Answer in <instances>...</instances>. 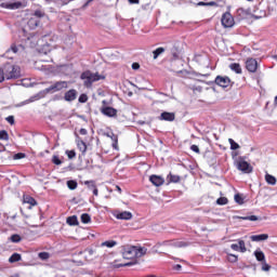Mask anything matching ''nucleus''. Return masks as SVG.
Instances as JSON below:
<instances>
[{"instance_id":"7c9ffc66","label":"nucleus","mask_w":277,"mask_h":277,"mask_svg":"<svg viewBox=\"0 0 277 277\" xmlns=\"http://www.w3.org/2000/svg\"><path fill=\"white\" fill-rule=\"evenodd\" d=\"M18 261H21V254L18 253H13L9 259L10 263H18Z\"/></svg>"},{"instance_id":"cd10ccee","label":"nucleus","mask_w":277,"mask_h":277,"mask_svg":"<svg viewBox=\"0 0 277 277\" xmlns=\"http://www.w3.org/2000/svg\"><path fill=\"white\" fill-rule=\"evenodd\" d=\"M169 183H180L181 181V176L179 175H174L172 173H170L168 176H167Z\"/></svg>"},{"instance_id":"ddd939ff","label":"nucleus","mask_w":277,"mask_h":277,"mask_svg":"<svg viewBox=\"0 0 277 277\" xmlns=\"http://www.w3.org/2000/svg\"><path fill=\"white\" fill-rule=\"evenodd\" d=\"M176 115L174 113L163 111L161 113L159 120H164L166 122H174Z\"/></svg>"},{"instance_id":"2eb2a0df","label":"nucleus","mask_w":277,"mask_h":277,"mask_svg":"<svg viewBox=\"0 0 277 277\" xmlns=\"http://www.w3.org/2000/svg\"><path fill=\"white\" fill-rule=\"evenodd\" d=\"M149 181L156 187H161V185H163V183H166V180H163V177H161L159 175H151V176H149Z\"/></svg>"},{"instance_id":"72a5a7b5","label":"nucleus","mask_w":277,"mask_h":277,"mask_svg":"<svg viewBox=\"0 0 277 277\" xmlns=\"http://www.w3.org/2000/svg\"><path fill=\"white\" fill-rule=\"evenodd\" d=\"M228 142H229V144H230V149H232V150H238L239 145L235 142V140L228 138Z\"/></svg>"},{"instance_id":"4c0bfd02","label":"nucleus","mask_w":277,"mask_h":277,"mask_svg":"<svg viewBox=\"0 0 277 277\" xmlns=\"http://www.w3.org/2000/svg\"><path fill=\"white\" fill-rule=\"evenodd\" d=\"M52 163H54V166H62V160L60 159V156H53Z\"/></svg>"},{"instance_id":"4468645a","label":"nucleus","mask_w":277,"mask_h":277,"mask_svg":"<svg viewBox=\"0 0 277 277\" xmlns=\"http://www.w3.org/2000/svg\"><path fill=\"white\" fill-rule=\"evenodd\" d=\"M1 6L5 8V10H18L23 8V3L22 2H3Z\"/></svg>"},{"instance_id":"79ce46f5","label":"nucleus","mask_w":277,"mask_h":277,"mask_svg":"<svg viewBox=\"0 0 277 277\" xmlns=\"http://www.w3.org/2000/svg\"><path fill=\"white\" fill-rule=\"evenodd\" d=\"M272 269V266L269 264L265 263V261L262 263V272H269Z\"/></svg>"},{"instance_id":"5701e85b","label":"nucleus","mask_w":277,"mask_h":277,"mask_svg":"<svg viewBox=\"0 0 277 277\" xmlns=\"http://www.w3.org/2000/svg\"><path fill=\"white\" fill-rule=\"evenodd\" d=\"M10 51H12V53H18L19 51H22L23 53V51H25V47L12 44L11 50L6 51V53H10Z\"/></svg>"},{"instance_id":"473e14b6","label":"nucleus","mask_w":277,"mask_h":277,"mask_svg":"<svg viewBox=\"0 0 277 277\" xmlns=\"http://www.w3.org/2000/svg\"><path fill=\"white\" fill-rule=\"evenodd\" d=\"M77 181H75V180H69V181H67V187H68V189H75L76 187H77Z\"/></svg>"},{"instance_id":"338daca9","label":"nucleus","mask_w":277,"mask_h":277,"mask_svg":"<svg viewBox=\"0 0 277 277\" xmlns=\"http://www.w3.org/2000/svg\"><path fill=\"white\" fill-rule=\"evenodd\" d=\"M118 192H122V189L120 188V186H116Z\"/></svg>"},{"instance_id":"e433bc0d","label":"nucleus","mask_w":277,"mask_h":277,"mask_svg":"<svg viewBox=\"0 0 277 277\" xmlns=\"http://www.w3.org/2000/svg\"><path fill=\"white\" fill-rule=\"evenodd\" d=\"M84 185H87L89 189H96V184L94 183V181H85Z\"/></svg>"},{"instance_id":"6ab92c4d","label":"nucleus","mask_w":277,"mask_h":277,"mask_svg":"<svg viewBox=\"0 0 277 277\" xmlns=\"http://www.w3.org/2000/svg\"><path fill=\"white\" fill-rule=\"evenodd\" d=\"M38 25H40V21H38L36 17L29 18L28 27H30V29H36V27H38Z\"/></svg>"},{"instance_id":"13d9d810","label":"nucleus","mask_w":277,"mask_h":277,"mask_svg":"<svg viewBox=\"0 0 277 277\" xmlns=\"http://www.w3.org/2000/svg\"><path fill=\"white\" fill-rule=\"evenodd\" d=\"M182 268H183V266H181V264H177L174 266V269H176L177 272H181Z\"/></svg>"},{"instance_id":"c03bdc74","label":"nucleus","mask_w":277,"mask_h":277,"mask_svg":"<svg viewBox=\"0 0 277 277\" xmlns=\"http://www.w3.org/2000/svg\"><path fill=\"white\" fill-rule=\"evenodd\" d=\"M26 155L23 153H17L13 156V159L18 160V159H25Z\"/></svg>"},{"instance_id":"bb28decb","label":"nucleus","mask_w":277,"mask_h":277,"mask_svg":"<svg viewBox=\"0 0 277 277\" xmlns=\"http://www.w3.org/2000/svg\"><path fill=\"white\" fill-rule=\"evenodd\" d=\"M24 202H26L27 205H30L31 207H36V205H38L36 199L31 196L24 197Z\"/></svg>"},{"instance_id":"3c124183","label":"nucleus","mask_w":277,"mask_h":277,"mask_svg":"<svg viewBox=\"0 0 277 277\" xmlns=\"http://www.w3.org/2000/svg\"><path fill=\"white\" fill-rule=\"evenodd\" d=\"M6 121L9 122V124H14V116L6 117Z\"/></svg>"},{"instance_id":"5fc2aeb1","label":"nucleus","mask_w":277,"mask_h":277,"mask_svg":"<svg viewBox=\"0 0 277 277\" xmlns=\"http://www.w3.org/2000/svg\"><path fill=\"white\" fill-rule=\"evenodd\" d=\"M132 69L133 70H140V65L137 63L132 64Z\"/></svg>"},{"instance_id":"de8ad7c7","label":"nucleus","mask_w":277,"mask_h":277,"mask_svg":"<svg viewBox=\"0 0 277 277\" xmlns=\"http://www.w3.org/2000/svg\"><path fill=\"white\" fill-rule=\"evenodd\" d=\"M197 5L198 6H203V5L213 6V5H215V2L214 1H212V2H198Z\"/></svg>"},{"instance_id":"6e6d98bb","label":"nucleus","mask_w":277,"mask_h":277,"mask_svg":"<svg viewBox=\"0 0 277 277\" xmlns=\"http://www.w3.org/2000/svg\"><path fill=\"white\" fill-rule=\"evenodd\" d=\"M229 256L232 258V262H233V263H237V260H238L237 255H235V254H229Z\"/></svg>"},{"instance_id":"b1692460","label":"nucleus","mask_w":277,"mask_h":277,"mask_svg":"<svg viewBox=\"0 0 277 277\" xmlns=\"http://www.w3.org/2000/svg\"><path fill=\"white\" fill-rule=\"evenodd\" d=\"M77 146L79 150L82 151V155H85V151L88 150V145H85V142L77 141Z\"/></svg>"},{"instance_id":"423d86ee","label":"nucleus","mask_w":277,"mask_h":277,"mask_svg":"<svg viewBox=\"0 0 277 277\" xmlns=\"http://www.w3.org/2000/svg\"><path fill=\"white\" fill-rule=\"evenodd\" d=\"M161 246H173V248H187L188 243L185 241H179V240H174V241L167 240V241L156 243L155 248H161Z\"/></svg>"},{"instance_id":"0e129e2a","label":"nucleus","mask_w":277,"mask_h":277,"mask_svg":"<svg viewBox=\"0 0 277 277\" xmlns=\"http://www.w3.org/2000/svg\"><path fill=\"white\" fill-rule=\"evenodd\" d=\"M158 94H161L162 96H168V94H166L163 92H158Z\"/></svg>"},{"instance_id":"49530a36","label":"nucleus","mask_w":277,"mask_h":277,"mask_svg":"<svg viewBox=\"0 0 277 277\" xmlns=\"http://www.w3.org/2000/svg\"><path fill=\"white\" fill-rule=\"evenodd\" d=\"M79 103H88V95L81 94L78 98Z\"/></svg>"},{"instance_id":"1a4fd4ad","label":"nucleus","mask_w":277,"mask_h":277,"mask_svg":"<svg viewBox=\"0 0 277 277\" xmlns=\"http://www.w3.org/2000/svg\"><path fill=\"white\" fill-rule=\"evenodd\" d=\"M113 215L114 217H116V220H133V213L129 211L120 212L116 210L115 212H113Z\"/></svg>"},{"instance_id":"9b49d317","label":"nucleus","mask_w":277,"mask_h":277,"mask_svg":"<svg viewBox=\"0 0 277 277\" xmlns=\"http://www.w3.org/2000/svg\"><path fill=\"white\" fill-rule=\"evenodd\" d=\"M246 68L249 72H256V68H259V63L254 58H248L246 62Z\"/></svg>"},{"instance_id":"a19ab883","label":"nucleus","mask_w":277,"mask_h":277,"mask_svg":"<svg viewBox=\"0 0 277 277\" xmlns=\"http://www.w3.org/2000/svg\"><path fill=\"white\" fill-rule=\"evenodd\" d=\"M66 155L68 159H75L77 157V153H75V150H67Z\"/></svg>"},{"instance_id":"0eeeda50","label":"nucleus","mask_w":277,"mask_h":277,"mask_svg":"<svg viewBox=\"0 0 277 277\" xmlns=\"http://www.w3.org/2000/svg\"><path fill=\"white\" fill-rule=\"evenodd\" d=\"M237 169L245 174H250L252 172V166L248 163V161L243 160V158H239L237 161Z\"/></svg>"},{"instance_id":"774afa93","label":"nucleus","mask_w":277,"mask_h":277,"mask_svg":"<svg viewBox=\"0 0 277 277\" xmlns=\"http://www.w3.org/2000/svg\"><path fill=\"white\" fill-rule=\"evenodd\" d=\"M12 277H18V275H14V276H12Z\"/></svg>"},{"instance_id":"58836bf2","label":"nucleus","mask_w":277,"mask_h":277,"mask_svg":"<svg viewBox=\"0 0 277 277\" xmlns=\"http://www.w3.org/2000/svg\"><path fill=\"white\" fill-rule=\"evenodd\" d=\"M34 16H35V18H37V19H38V18H43L44 12L41 11V10H37V11H35Z\"/></svg>"},{"instance_id":"2f4dec72","label":"nucleus","mask_w":277,"mask_h":277,"mask_svg":"<svg viewBox=\"0 0 277 277\" xmlns=\"http://www.w3.org/2000/svg\"><path fill=\"white\" fill-rule=\"evenodd\" d=\"M10 240H11L13 243H21L22 238H21V235L14 234V235L11 236Z\"/></svg>"},{"instance_id":"bf43d9fd","label":"nucleus","mask_w":277,"mask_h":277,"mask_svg":"<svg viewBox=\"0 0 277 277\" xmlns=\"http://www.w3.org/2000/svg\"><path fill=\"white\" fill-rule=\"evenodd\" d=\"M129 1V3H131V4H137V3H140V0H128Z\"/></svg>"},{"instance_id":"c85d7f7f","label":"nucleus","mask_w":277,"mask_h":277,"mask_svg":"<svg viewBox=\"0 0 277 277\" xmlns=\"http://www.w3.org/2000/svg\"><path fill=\"white\" fill-rule=\"evenodd\" d=\"M163 53H166V48H158L154 50L153 51L154 60H157V57H159V55H163Z\"/></svg>"},{"instance_id":"f257e3e1","label":"nucleus","mask_w":277,"mask_h":277,"mask_svg":"<svg viewBox=\"0 0 277 277\" xmlns=\"http://www.w3.org/2000/svg\"><path fill=\"white\" fill-rule=\"evenodd\" d=\"M122 256L123 259H142V256L146 255L148 249L146 247H137V246H124L122 247Z\"/></svg>"},{"instance_id":"a878e982","label":"nucleus","mask_w":277,"mask_h":277,"mask_svg":"<svg viewBox=\"0 0 277 277\" xmlns=\"http://www.w3.org/2000/svg\"><path fill=\"white\" fill-rule=\"evenodd\" d=\"M254 256L256 259V261H260V262H265V253H263V251H260V250H256L254 252Z\"/></svg>"},{"instance_id":"c756f323","label":"nucleus","mask_w":277,"mask_h":277,"mask_svg":"<svg viewBox=\"0 0 277 277\" xmlns=\"http://www.w3.org/2000/svg\"><path fill=\"white\" fill-rule=\"evenodd\" d=\"M80 220H81L82 224H90V222H92V217L88 213L81 214Z\"/></svg>"},{"instance_id":"603ef678","label":"nucleus","mask_w":277,"mask_h":277,"mask_svg":"<svg viewBox=\"0 0 277 277\" xmlns=\"http://www.w3.org/2000/svg\"><path fill=\"white\" fill-rule=\"evenodd\" d=\"M256 220H259V216H256V215L249 216V222H256Z\"/></svg>"},{"instance_id":"4d7b16f0","label":"nucleus","mask_w":277,"mask_h":277,"mask_svg":"<svg viewBox=\"0 0 277 277\" xmlns=\"http://www.w3.org/2000/svg\"><path fill=\"white\" fill-rule=\"evenodd\" d=\"M92 192H93V196H98V188L95 187L92 189Z\"/></svg>"},{"instance_id":"052dcab7","label":"nucleus","mask_w":277,"mask_h":277,"mask_svg":"<svg viewBox=\"0 0 277 277\" xmlns=\"http://www.w3.org/2000/svg\"><path fill=\"white\" fill-rule=\"evenodd\" d=\"M28 103H34V98L23 102V105H28Z\"/></svg>"},{"instance_id":"680f3d73","label":"nucleus","mask_w":277,"mask_h":277,"mask_svg":"<svg viewBox=\"0 0 277 277\" xmlns=\"http://www.w3.org/2000/svg\"><path fill=\"white\" fill-rule=\"evenodd\" d=\"M113 147L117 150L118 149V141H116L114 144H113Z\"/></svg>"},{"instance_id":"f3484780","label":"nucleus","mask_w":277,"mask_h":277,"mask_svg":"<svg viewBox=\"0 0 277 277\" xmlns=\"http://www.w3.org/2000/svg\"><path fill=\"white\" fill-rule=\"evenodd\" d=\"M251 241H267L269 239V235L267 234H260V235H253L250 237Z\"/></svg>"},{"instance_id":"dca6fc26","label":"nucleus","mask_w":277,"mask_h":277,"mask_svg":"<svg viewBox=\"0 0 277 277\" xmlns=\"http://www.w3.org/2000/svg\"><path fill=\"white\" fill-rule=\"evenodd\" d=\"M77 98V90L71 89L65 93V101L68 103L75 101Z\"/></svg>"},{"instance_id":"393cba45","label":"nucleus","mask_w":277,"mask_h":277,"mask_svg":"<svg viewBox=\"0 0 277 277\" xmlns=\"http://www.w3.org/2000/svg\"><path fill=\"white\" fill-rule=\"evenodd\" d=\"M265 181L268 185H276V177L269 173H266Z\"/></svg>"},{"instance_id":"09e8293b","label":"nucleus","mask_w":277,"mask_h":277,"mask_svg":"<svg viewBox=\"0 0 277 277\" xmlns=\"http://www.w3.org/2000/svg\"><path fill=\"white\" fill-rule=\"evenodd\" d=\"M190 150H193V153L200 154V148L198 147V145H192Z\"/></svg>"},{"instance_id":"6e6552de","label":"nucleus","mask_w":277,"mask_h":277,"mask_svg":"<svg viewBox=\"0 0 277 277\" xmlns=\"http://www.w3.org/2000/svg\"><path fill=\"white\" fill-rule=\"evenodd\" d=\"M214 83L220 85V88H228L230 85V78L227 76H217L214 80Z\"/></svg>"},{"instance_id":"69168bd1","label":"nucleus","mask_w":277,"mask_h":277,"mask_svg":"<svg viewBox=\"0 0 277 277\" xmlns=\"http://www.w3.org/2000/svg\"><path fill=\"white\" fill-rule=\"evenodd\" d=\"M89 254H91V255L94 254V250L90 249Z\"/></svg>"},{"instance_id":"864d4df0","label":"nucleus","mask_w":277,"mask_h":277,"mask_svg":"<svg viewBox=\"0 0 277 277\" xmlns=\"http://www.w3.org/2000/svg\"><path fill=\"white\" fill-rule=\"evenodd\" d=\"M79 133L80 135H88V130L84 128H81Z\"/></svg>"},{"instance_id":"f03ea898","label":"nucleus","mask_w":277,"mask_h":277,"mask_svg":"<svg viewBox=\"0 0 277 277\" xmlns=\"http://www.w3.org/2000/svg\"><path fill=\"white\" fill-rule=\"evenodd\" d=\"M5 79H18L22 77L21 67L18 65L6 64L4 67Z\"/></svg>"},{"instance_id":"aec40b11","label":"nucleus","mask_w":277,"mask_h":277,"mask_svg":"<svg viewBox=\"0 0 277 277\" xmlns=\"http://www.w3.org/2000/svg\"><path fill=\"white\" fill-rule=\"evenodd\" d=\"M67 224L69 226H79V221L77 220V215L68 216Z\"/></svg>"},{"instance_id":"20e7f679","label":"nucleus","mask_w":277,"mask_h":277,"mask_svg":"<svg viewBox=\"0 0 277 277\" xmlns=\"http://www.w3.org/2000/svg\"><path fill=\"white\" fill-rule=\"evenodd\" d=\"M66 88H68V82L57 81L52 85H50L49 88H47L43 91V94H55V92H62V90H66Z\"/></svg>"},{"instance_id":"f704fd0d","label":"nucleus","mask_w":277,"mask_h":277,"mask_svg":"<svg viewBox=\"0 0 277 277\" xmlns=\"http://www.w3.org/2000/svg\"><path fill=\"white\" fill-rule=\"evenodd\" d=\"M216 205H220V206L228 205V198H226V197H220V198L216 200Z\"/></svg>"},{"instance_id":"9d476101","label":"nucleus","mask_w":277,"mask_h":277,"mask_svg":"<svg viewBox=\"0 0 277 277\" xmlns=\"http://www.w3.org/2000/svg\"><path fill=\"white\" fill-rule=\"evenodd\" d=\"M101 111L104 116H107L108 118H116L118 116V110L114 107L105 106L101 109Z\"/></svg>"},{"instance_id":"412c9836","label":"nucleus","mask_w":277,"mask_h":277,"mask_svg":"<svg viewBox=\"0 0 277 277\" xmlns=\"http://www.w3.org/2000/svg\"><path fill=\"white\" fill-rule=\"evenodd\" d=\"M230 70L236 72L237 75H241V65L239 63H233L229 65Z\"/></svg>"},{"instance_id":"a18cd8bd","label":"nucleus","mask_w":277,"mask_h":277,"mask_svg":"<svg viewBox=\"0 0 277 277\" xmlns=\"http://www.w3.org/2000/svg\"><path fill=\"white\" fill-rule=\"evenodd\" d=\"M39 259H41L42 261H47V259H49V253L48 252H40L39 253Z\"/></svg>"},{"instance_id":"37998d69","label":"nucleus","mask_w":277,"mask_h":277,"mask_svg":"<svg viewBox=\"0 0 277 277\" xmlns=\"http://www.w3.org/2000/svg\"><path fill=\"white\" fill-rule=\"evenodd\" d=\"M5 71L3 68H0V83H3L5 81Z\"/></svg>"},{"instance_id":"8fccbe9b","label":"nucleus","mask_w":277,"mask_h":277,"mask_svg":"<svg viewBox=\"0 0 277 277\" xmlns=\"http://www.w3.org/2000/svg\"><path fill=\"white\" fill-rule=\"evenodd\" d=\"M131 265H135V263L129 262V263H126V264H119L118 267H129Z\"/></svg>"},{"instance_id":"c9c22d12","label":"nucleus","mask_w":277,"mask_h":277,"mask_svg":"<svg viewBox=\"0 0 277 277\" xmlns=\"http://www.w3.org/2000/svg\"><path fill=\"white\" fill-rule=\"evenodd\" d=\"M234 198H235V202H237V205H243V196L242 195L236 194Z\"/></svg>"},{"instance_id":"4be33fe9","label":"nucleus","mask_w":277,"mask_h":277,"mask_svg":"<svg viewBox=\"0 0 277 277\" xmlns=\"http://www.w3.org/2000/svg\"><path fill=\"white\" fill-rule=\"evenodd\" d=\"M249 14H250V11L243 8H240L237 10V16H239V18H246Z\"/></svg>"},{"instance_id":"e2e57ef3","label":"nucleus","mask_w":277,"mask_h":277,"mask_svg":"<svg viewBox=\"0 0 277 277\" xmlns=\"http://www.w3.org/2000/svg\"><path fill=\"white\" fill-rule=\"evenodd\" d=\"M239 220L249 221V216H240Z\"/></svg>"},{"instance_id":"7ed1b4c3","label":"nucleus","mask_w":277,"mask_h":277,"mask_svg":"<svg viewBox=\"0 0 277 277\" xmlns=\"http://www.w3.org/2000/svg\"><path fill=\"white\" fill-rule=\"evenodd\" d=\"M80 78L82 79V81H84L85 88H92V83L101 81V79H103V76L98 75L97 72L92 74V71L87 70L81 74Z\"/></svg>"},{"instance_id":"f8f14e48","label":"nucleus","mask_w":277,"mask_h":277,"mask_svg":"<svg viewBox=\"0 0 277 277\" xmlns=\"http://www.w3.org/2000/svg\"><path fill=\"white\" fill-rule=\"evenodd\" d=\"M232 250H234L235 252H247L248 249L246 248V241L243 240H238V245L237 243H233L230 245Z\"/></svg>"},{"instance_id":"39448f33","label":"nucleus","mask_w":277,"mask_h":277,"mask_svg":"<svg viewBox=\"0 0 277 277\" xmlns=\"http://www.w3.org/2000/svg\"><path fill=\"white\" fill-rule=\"evenodd\" d=\"M221 23L225 29H228L235 26V18L229 12H226L222 15Z\"/></svg>"},{"instance_id":"ea45409f","label":"nucleus","mask_w":277,"mask_h":277,"mask_svg":"<svg viewBox=\"0 0 277 277\" xmlns=\"http://www.w3.org/2000/svg\"><path fill=\"white\" fill-rule=\"evenodd\" d=\"M0 140H4L5 142L9 140L8 131H0Z\"/></svg>"},{"instance_id":"a211bd4d","label":"nucleus","mask_w":277,"mask_h":277,"mask_svg":"<svg viewBox=\"0 0 277 277\" xmlns=\"http://www.w3.org/2000/svg\"><path fill=\"white\" fill-rule=\"evenodd\" d=\"M115 246H118L116 240H106L101 243V248H115Z\"/></svg>"}]
</instances>
